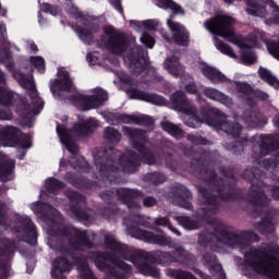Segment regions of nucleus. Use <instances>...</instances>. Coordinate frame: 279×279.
<instances>
[{
    "instance_id": "25",
    "label": "nucleus",
    "mask_w": 279,
    "mask_h": 279,
    "mask_svg": "<svg viewBox=\"0 0 279 279\" xmlns=\"http://www.w3.org/2000/svg\"><path fill=\"white\" fill-rule=\"evenodd\" d=\"M243 121L251 128H263L267 125V117L258 112L256 109H248L243 113Z\"/></svg>"
},
{
    "instance_id": "9",
    "label": "nucleus",
    "mask_w": 279,
    "mask_h": 279,
    "mask_svg": "<svg viewBox=\"0 0 279 279\" xmlns=\"http://www.w3.org/2000/svg\"><path fill=\"white\" fill-rule=\"evenodd\" d=\"M57 236H62L63 241H68L69 245L74 250H84V247H93L90 236H95V233H86V231H80L73 227L65 228L61 226V229L57 232Z\"/></svg>"
},
{
    "instance_id": "56",
    "label": "nucleus",
    "mask_w": 279,
    "mask_h": 279,
    "mask_svg": "<svg viewBox=\"0 0 279 279\" xmlns=\"http://www.w3.org/2000/svg\"><path fill=\"white\" fill-rule=\"evenodd\" d=\"M12 119V111L8 107L0 106V121H10Z\"/></svg>"
},
{
    "instance_id": "52",
    "label": "nucleus",
    "mask_w": 279,
    "mask_h": 279,
    "mask_svg": "<svg viewBox=\"0 0 279 279\" xmlns=\"http://www.w3.org/2000/svg\"><path fill=\"white\" fill-rule=\"evenodd\" d=\"M31 63L39 73H45V59L43 57H32Z\"/></svg>"
},
{
    "instance_id": "21",
    "label": "nucleus",
    "mask_w": 279,
    "mask_h": 279,
    "mask_svg": "<svg viewBox=\"0 0 279 279\" xmlns=\"http://www.w3.org/2000/svg\"><path fill=\"white\" fill-rule=\"evenodd\" d=\"M14 252V244L8 240H0V279L8 278L10 271L9 256Z\"/></svg>"
},
{
    "instance_id": "17",
    "label": "nucleus",
    "mask_w": 279,
    "mask_h": 279,
    "mask_svg": "<svg viewBox=\"0 0 279 279\" xmlns=\"http://www.w3.org/2000/svg\"><path fill=\"white\" fill-rule=\"evenodd\" d=\"M129 234L134 236V239H140L146 243H154L155 245L169 246L171 245V238L161 234H154L151 232L140 229L138 227H133L129 229Z\"/></svg>"
},
{
    "instance_id": "32",
    "label": "nucleus",
    "mask_w": 279,
    "mask_h": 279,
    "mask_svg": "<svg viewBox=\"0 0 279 279\" xmlns=\"http://www.w3.org/2000/svg\"><path fill=\"white\" fill-rule=\"evenodd\" d=\"M161 128L165 130V132L174 138H182L184 136V131H182V129L177 124H173L169 121L161 122Z\"/></svg>"
},
{
    "instance_id": "7",
    "label": "nucleus",
    "mask_w": 279,
    "mask_h": 279,
    "mask_svg": "<svg viewBox=\"0 0 279 279\" xmlns=\"http://www.w3.org/2000/svg\"><path fill=\"white\" fill-rule=\"evenodd\" d=\"M95 128H99V122L93 118H88L87 120H80L78 124L74 125L73 132L62 125H57V133L61 143L66 147L70 154L75 156L77 151H80V148H77V144L73 142V138L77 136H88L90 131L95 130Z\"/></svg>"
},
{
    "instance_id": "24",
    "label": "nucleus",
    "mask_w": 279,
    "mask_h": 279,
    "mask_svg": "<svg viewBox=\"0 0 279 279\" xmlns=\"http://www.w3.org/2000/svg\"><path fill=\"white\" fill-rule=\"evenodd\" d=\"M199 71L205 77H207V80H210L213 84H225L226 82H232L228 80V77L223 75V73H221L219 70L208 64L202 63L199 65Z\"/></svg>"
},
{
    "instance_id": "37",
    "label": "nucleus",
    "mask_w": 279,
    "mask_h": 279,
    "mask_svg": "<svg viewBox=\"0 0 279 279\" xmlns=\"http://www.w3.org/2000/svg\"><path fill=\"white\" fill-rule=\"evenodd\" d=\"M175 220L178 221V223H180V226L185 228V230H197V228H199L201 226L199 222L191 220V218L186 216H177Z\"/></svg>"
},
{
    "instance_id": "12",
    "label": "nucleus",
    "mask_w": 279,
    "mask_h": 279,
    "mask_svg": "<svg viewBox=\"0 0 279 279\" xmlns=\"http://www.w3.org/2000/svg\"><path fill=\"white\" fill-rule=\"evenodd\" d=\"M124 62L136 77L147 75V57H145V51L141 47L133 48L130 54L124 57Z\"/></svg>"
},
{
    "instance_id": "55",
    "label": "nucleus",
    "mask_w": 279,
    "mask_h": 279,
    "mask_svg": "<svg viewBox=\"0 0 279 279\" xmlns=\"http://www.w3.org/2000/svg\"><path fill=\"white\" fill-rule=\"evenodd\" d=\"M68 196L71 199L72 206H73V204H84V202H85L84 196L77 194L76 192H70L68 194Z\"/></svg>"
},
{
    "instance_id": "29",
    "label": "nucleus",
    "mask_w": 279,
    "mask_h": 279,
    "mask_svg": "<svg viewBox=\"0 0 279 279\" xmlns=\"http://www.w3.org/2000/svg\"><path fill=\"white\" fill-rule=\"evenodd\" d=\"M160 24L154 20H146V21H130V27L135 32H154V29H158Z\"/></svg>"
},
{
    "instance_id": "13",
    "label": "nucleus",
    "mask_w": 279,
    "mask_h": 279,
    "mask_svg": "<svg viewBox=\"0 0 279 279\" xmlns=\"http://www.w3.org/2000/svg\"><path fill=\"white\" fill-rule=\"evenodd\" d=\"M92 93V96H84L82 94L74 96L75 106L81 108V110H94V108L104 106V101H108V93L102 88H95Z\"/></svg>"
},
{
    "instance_id": "8",
    "label": "nucleus",
    "mask_w": 279,
    "mask_h": 279,
    "mask_svg": "<svg viewBox=\"0 0 279 279\" xmlns=\"http://www.w3.org/2000/svg\"><path fill=\"white\" fill-rule=\"evenodd\" d=\"M215 228V234L218 243H223L225 245H230L231 247H239L241 252L250 247V241H257L258 239V235H256L254 232H246L244 236H239L226 230V227L222 223H216Z\"/></svg>"
},
{
    "instance_id": "34",
    "label": "nucleus",
    "mask_w": 279,
    "mask_h": 279,
    "mask_svg": "<svg viewBox=\"0 0 279 279\" xmlns=\"http://www.w3.org/2000/svg\"><path fill=\"white\" fill-rule=\"evenodd\" d=\"M258 75L260 80H264V82H267L270 86H274V88H279V81L275 76L271 75V72L265 68H259Z\"/></svg>"
},
{
    "instance_id": "49",
    "label": "nucleus",
    "mask_w": 279,
    "mask_h": 279,
    "mask_svg": "<svg viewBox=\"0 0 279 279\" xmlns=\"http://www.w3.org/2000/svg\"><path fill=\"white\" fill-rule=\"evenodd\" d=\"M46 186L48 191L53 193L54 191H58V189H64V183L60 182L58 179H48L46 181Z\"/></svg>"
},
{
    "instance_id": "27",
    "label": "nucleus",
    "mask_w": 279,
    "mask_h": 279,
    "mask_svg": "<svg viewBox=\"0 0 279 279\" xmlns=\"http://www.w3.org/2000/svg\"><path fill=\"white\" fill-rule=\"evenodd\" d=\"M279 148V135H266L262 137L260 154L267 156Z\"/></svg>"
},
{
    "instance_id": "59",
    "label": "nucleus",
    "mask_w": 279,
    "mask_h": 279,
    "mask_svg": "<svg viewBox=\"0 0 279 279\" xmlns=\"http://www.w3.org/2000/svg\"><path fill=\"white\" fill-rule=\"evenodd\" d=\"M43 10L44 12H49V14H51L52 16H56V14H58V9L49 3H44Z\"/></svg>"
},
{
    "instance_id": "44",
    "label": "nucleus",
    "mask_w": 279,
    "mask_h": 279,
    "mask_svg": "<svg viewBox=\"0 0 279 279\" xmlns=\"http://www.w3.org/2000/svg\"><path fill=\"white\" fill-rule=\"evenodd\" d=\"M155 226H163V228H169L173 234H177V236H180V232L178 231V229L173 228L171 226V222H169V219H167V217H158L155 220Z\"/></svg>"
},
{
    "instance_id": "1",
    "label": "nucleus",
    "mask_w": 279,
    "mask_h": 279,
    "mask_svg": "<svg viewBox=\"0 0 279 279\" xmlns=\"http://www.w3.org/2000/svg\"><path fill=\"white\" fill-rule=\"evenodd\" d=\"M122 132L124 136H128V138L132 141V145L136 151H138V155L134 151H130L128 155L121 156L119 155V150L113 148L106 150V156L104 158L95 160L96 169L98 171L96 177L101 180H109L112 182L111 178H114L119 171L116 160H119L124 173H134L138 165H141V160L146 165H156V154L143 144L146 138L143 131L123 126Z\"/></svg>"
},
{
    "instance_id": "35",
    "label": "nucleus",
    "mask_w": 279,
    "mask_h": 279,
    "mask_svg": "<svg viewBox=\"0 0 279 279\" xmlns=\"http://www.w3.org/2000/svg\"><path fill=\"white\" fill-rule=\"evenodd\" d=\"M157 5L163 10H172L173 14H184V10L171 0H158Z\"/></svg>"
},
{
    "instance_id": "42",
    "label": "nucleus",
    "mask_w": 279,
    "mask_h": 279,
    "mask_svg": "<svg viewBox=\"0 0 279 279\" xmlns=\"http://www.w3.org/2000/svg\"><path fill=\"white\" fill-rule=\"evenodd\" d=\"M45 215L46 217L52 221V223H56V221L60 222L61 216L60 213H58V210H56V208L51 207L50 205H45Z\"/></svg>"
},
{
    "instance_id": "62",
    "label": "nucleus",
    "mask_w": 279,
    "mask_h": 279,
    "mask_svg": "<svg viewBox=\"0 0 279 279\" xmlns=\"http://www.w3.org/2000/svg\"><path fill=\"white\" fill-rule=\"evenodd\" d=\"M68 12L74 16V19H82V12H80V9L77 7L72 5L68 9Z\"/></svg>"
},
{
    "instance_id": "64",
    "label": "nucleus",
    "mask_w": 279,
    "mask_h": 279,
    "mask_svg": "<svg viewBox=\"0 0 279 279\" xmlns=\"http://www.w3.org/2000/svg\"><path fill=\"white\" fill-rule=\"evenodd\" d=\"M178 278L179 279H195V276L189 271L180 270L178 272Z\"/></svg>"
},
{
    "instance_id": "6",
    "label": "nucleus",
    "mask_w": 279,
    "mask_h": 279,
    "mask_svg": "<svg viewBox=\"0 0 279 279\" xmlns=\"http://www.w3.org/2000/svg\"><path fill=\"white\" fill-rule=\"evenodd\" d=\"M245 263L259 274L269 279H279V246L269 245L260 250L251 248L244 252Z\"/></svg>"
},
{
    "instance_id": "22",
    "label": "nucleus",
    "mask_w": 279,
    "mask_h": 279,
    "mask_svg": "<svg viewBox=\"0 0 279 279\" xmlns=\"http://www.w3.org/2000/svg\"><path fill=\"white\" fill-rule=\"evenodd\" d=\"M126 93L130 99H140L141 101H147L148 104H154L155 106H165V104H167L162 96L148 94L135 87L126 88Z\"/></svg>"
},
{
    "instance_id": "26",
    "label": "nucleus",
    "mask_w": 279,
    "mask_h": 279,
    "mask_svg": "<svg viewBox=\"0 0 279 279\" xmlns=\"http://www.w3.org/2000/svg\"><path fill=\"white\" fill-rule=\"evenodd\" d=\"M163 68L174 77H184V66L180 63V58L170 56L165 60Z\"/></svg>"
},
{
    "instance_id": "50",
    "label": "nucleus",
    "mask_w": 279,
    "mask_h": 279,
    "mask_svg": "<svg viewBox=\"0 0 279 279\" xmlns=\"http://www.w3.org/2000/svg\"><path fill=\"white\" fill-rule=\"evenodd\" d=\"M256 230H258V232H262V234H267L269 232H274V225H271V222L269 221H262L260 223L256 225Z\"/></svg>"
},
{
    "instance_id": "3",
    "label": "nucleus",
    "mask_w": 279,
    "mask_h": 279,
    "mask_svg": "<svg viewBox=\"0 0 279 279\" xmlns=\"http://www.w3.org/2000/svg\"><path fill=\"white\" fill-rule=\"evenodd\" d=\"M171 104L173 110L189 117V120L185 122L189 128H199L202 123H205L209 128H214L217 132H225L234 138L241 136V132H243L241 124L226 117V114H217L206 109L202 110L198 114L197 109L186 99L184 92L174 93L171 96Z\"/></svg>"
},
{
    "instance_id": "11",
    "label": "nucleus",
    "mask_w": 279,
    "mask_h": 279,
    "mask_svg": "<svg viewBox=\"0 0 279 279\" xmlns=\"http://www.w3.org/2000/svg\"><path fill=\"white\" fill-rule=\"evenodd\" d=\"M0 145L3 147L21 145L24 149H29L32 147V140L26 134L21 133L19 129L9 126L0 132Z\"/></svg>"
},
{
    "instance_id": "58",
    "label": "nucleus",
    "mask_w": 279,
    "mask_h": 279,
    "mask_svg": "<svg viewBox=\"0 0 279 279\" xmlns=\"http://www.w3.org/2000/svg\"><path fill=\"white\" fill-rule=\"evenodd\" d=\"M87 62L92 66H95V64H97L99 62V53H97V52L88 53L87 54Z\"/></svg>"
},
{
    "instance_id": "41",
    "label": "nucleus",
    "mask_w": 279,
    "mask_h": 279,
    "mask_svg": "<svg viewBox=\"0 0 279 279\" xmlns=\"http://www.w3.org/2000/svg\"><path fill=\"white\" fill-rule=\"evenodd\" d=\"M77 269L84 279H95V277L93 276V271L88 267V262H86V259L78 262Z\"/></svg>"
},
{
    "instance_id": "46",
    "label": "nucleus",
    "mask_w": 279,
    "mask_h": 279,
    "mask_svg": "<svg viewBox=\"0 0 279 279\" xmlns=\"http://www.w3.org/2000/svg\"><path fill=\"white\" fill-rule=\"evenodd\" d=\"M145 182H150L151 184H162L165 182V175L160 173H148L144 177Z\"/></svg>"
},
{
    "instance_id": "61",
    "label": "nucleus",
    "mask_w": 279,
    "mask_h": 279,
    "mask_svg": "<svg viewBox=\"0 0 279 279\" xmlns=\"http://www.w3.org/2000/svg\"><path fill=\"white\" fill-rule=\"evenodd\" d=\"M71 213H73V215H75V217H77L78 219H88V215L84 214V211L75 207H71Z\"/></svg>"
},
{
    "instance_id": "15",
    "label": "nucleus",
    "mask_w": 279,
    "mask_h": 279,
    "mask_svg": "<svg viewBox=\"0 0 279 279\" xmlns=\"http://www.w3.org/2000/svg\"><path fill=\"white\" fill-rule=\"evenodd\" d=\"M226 3H232V0H225ZM246 2V12L252 14L253 16H260L262 19L267 16L266 5L272 9V15L275 17V22L279 24V8L276 7V3L271 0H245Z\"/></svg>"
},
{
    "instance_id": "28",
    "label": "nucleus",
    "mask_w": 279,
    "mask_h": 279,
    "mask_svg": "<svg viewBox=\"0 0 279 279\" xmlns=\"http://www.w3.org/2000/svg\"><path fill=\"white\" fill-rule=\"evenodd\" d=\"M71 270V264L66 258H57L53 264V269L51 271V276L54 279H63L64 271Z\"/></svg>"
},
{
    "instance_id": "53",
    "label": "nucleus",
    "mask_w": 279,
    "mask_h": 279,
    "mask_svg": "<svg viewBox=\"0 0 279 279\" xmlns=\"http://www.w3.org/2000/svg\"><path fill=\"white\" fill-rule=\"evenodd\" d=\"M157 257L159 258V260L161 263H175V257L174 255H171L169 253H165V252H157Z\"/></svg>"
},
{
    "instance_id": "36",
    "label": "nucleus",
    "mask_w": 279,
    "mask_h": 279,
    "mask_svg": "<svg viewBox=\"0 0 279 279\" xmlns=\"http://www.w3.org/2000/svg\"><path fill=\"white\" fill-rule=\"evenodd\" d=\"M215 47L220 53H223L225 56H229V58H233L234 60H236V53H234V50H232V48L226 43L220 41L218 38H215Z\"/></svg>"
},
{
    "instance_id": "16",
    "label": "nucleus",
    "mask_w": 279,
    "mask_h": 279,
    "mask_svg": "<svg viewBox=\"0 0 279 279\" xmlns=\"http://www.w3.org/2000/svg\"><path fill=\"white\" fill-rule=\"evenodd\" d=\"M201 213L199 217L207 220V223H215V216L217 214V198L210 197L208 190L199 189Z\"/></svg>"
},
{
    "instance_id": "10",
    "label": "nucleus",
    "mask_w": 279,
    "mask_h": 279,
    "mask_svg": "<svg viewBox=\"0 0 279 279\" xmlns=\"http://www.w3.org/2000/svg\"><path fill=\"white\" fill-rule=\"evenodd\" d=\"M104 32L108 36L106 47L110 53L121 56L132 47V40L124 33L114 31L112 26H105Z\"/></svg>"
},
{
    "instance_id": "57",
    "label": "nucleus",
    "mask_w": 279,
    "mask_h": 279,
    "mask_svg": "<svg viewBox=\"0 0 279 279\" xmlns=\"http://www.w3.org/2000/svg\"><path fill=\"white\" fill-rule=\"evenodd\" d=\"M141 43H143V45H146V47H149L151 49L156 44V40H154L153 37L149 36V34L144 33L141 37Z\"/></svg>"
},
{
    "instance_id": "18",
    "label": "nucleus",
    "mask_w": 279,
    "mask_h": 279,
    "mask_svg": "<svg viewBox=\"0 0 279 279\" xmlns=\"http://www.w3.org/2000/svg\"><path fill=\"white\" fill-rule=\"evenodd\" d=\"M59 78L50 84V90L57 98L64 97V93L73 90V82L69 77V72L64 69L59 70Z\"/></svg>"
},
{
    "instance_id": "38",
    "label": "nucleus",
    "mask_w": 279,
    "mask_h": 279,
    "mask_svg": "<svg viewBox=\"0 0 279 279\" xmlns=\"http://www.w3.org/2000/svg\"><path fill=\"white\" fill-rule=\"evenodd\" d=\"M118 121H120L121 123H126L129 125L132 124H141L143 123V121H145V118L143 116H130V114H119L118 117Z\"/></svg>"
},
{
    "instance_id": "60",
    "label": "nucleus",
    "mask_w": 279,
    "mask_h": 279,
    "mask_svg": "<svg viewBox=\"0 0 279 279\" xmlns=\"http://www.w3.org/2000/svg\"><path fill=\"white\" fill-rule=\"evenodd\" d=\"M156 198L151 197V196H147L143 199V204L146 208H151V206H156Z\"/></svg>"
},
{
    "instance_id": "47",
    "label": "nucleus",
    "mask_w": 279,
    "mask_h": 279,
    "mask_svg": "<svg viewBox=\"0 0 279 279\" xmlns=\"http://www.w3.org/2000/svg\"><path fill=\"white\" fill-rule=\"evenodd\" d=\"M118 193V197L120 199H123L124 202H130V199L134 198V195H136V192H134L133 190H129V189H119L117 191Z\"/></svg>"
},
{
    "instance_id": "63",
    "label": "nucleus",
    "mask_w": 279,
    "mask_h": 279,
    "mask_svg": "<svg viewBox=\"0 0 279 279\" xmlns=\"http://www.w3.org/2000/svg\"><path fill=\"white\" fill-rule=\"evenodd\" d=\"M105 119L108 123H114V121H119V113H107L105 114Z\"/></svg>"
},
{
    "instance_id": "4",
    "label": "nucleus",
    "mask_w": 279,
    "mask_h": 279,
    "mask_svg": "<svg viewBox=\"0 0 279 279\" xmlns=\"http://www.w3.org/2000/svg\"><path fill=\"white\" fill-rule=\"evenodd\" d=\"M16 80L20 82L22 88H26L29 97L31 104L25 105L23 100H21V96L19 94H14L8 89L0 88V101L4 104V106H17V110L21 116H23L24 121H29V124L23 123V125H27V128H32V118L35 114H38L45 106V102L38 96V89H36V84H34L33 76H25L23 73L15 74ZM5 82V76L0 71V84Z\"/></svg>"
},
{
    "instance_id": "5",
    "label": "nucleus",
    "mask_w": 279,
    "mask_h": 279,
    "mask_svg": "<svg viewBox=\"0 0 279 279\" xmlns=\"http://www.w3.org/2000/svg\"><path fill=\"white\" fill-rule=\"evenodd\" d=\"M235 21L231 16L216 15L210 20H207L204 25L210 34H216L217 36H221V38H225V40H228V43L239 45L242 51V62L244 64H254V62H256V54H254L250 49H252V47H256L257 40L255 39L251 45L239 43V36H236L234 28L232 27Z\"/></svg>"
},
{
    "instance_id": "31",
    "label": "nucleus",
    "mask_w": 279,
    "mask_h": 279,
    "mask_svg": "<svg viewBox=\"0 0 279 279\" xmlns=\"http://www.w3.org/2000/svg\"><path fill=\"white\" fill-rule=\"evenodd\" d=\"M235 90L240 97H243V99H246V101L250 104L252 96L254 95V89L250 84L235 82Z\"/></svg>"
},
{
    "instance_id": "39",
    "label": "nucleus",
    "mask_w": 279,
    "mask_h": 279,
    "mask_svg": "<svg viewBox=\"0 0 279 279\" xmlns=\"http://www.w3.org/2000/svg\"><path fill=\"white\" fill-rule=\"evenodd\" d=\"M181 80L184 90H186L190 95H198L199 89L197 88L195 82H193V78L191 76H187V81L186 76H182Z\"/></svg>"
},
{
    "instance_id": "23",
    "label": "nucleus",
    "mask_w": 279,
    "mask_h": 279,
    "mask_svg": "<svg viewBox=\"0 0 279 279\" xmlns=\"http://www.w3.org/2000/svg\"><path fill=\"white\" fill-rule=\"evenodd\" d=\"M189 199H191V192L189 189L183 185H178L172 193V204H174V206L185 208V210H191L193 205Z\"/></svg>"
},
{
    "instance_id": "33",
    "label": "nucleus",
    "mask_w": 279,
    "mask_h": 279,
    "mask_svg": "<svg viewBox=\"0 0 279 279\" xmlns=\"http://www.w3.org/2000/svg\"><path fill=\"white\" fill-rule=\"evenodd\" d=\"M14 169V161L5 159L0 166V180L8 182L12 178V170Z\"/></svg>"
},
{
    "instance_id": "48",
    "label": "nucleus",
    "mask_w": 279,
    "mask_h": 279,
    "mask_svg": "<svg viewBox=\"0 0 279 279\" xmlns=\"http://www.w3.org/2000/svg\"><path fill=\"white\" fill-rule=\"evenodd\" d=\"M77 34L78 38H81L83 43L90 45V43L93 41V32L88 31V28H78Z\"/></svg>"
},
{
    "instance_id": "40",
    "label": "nucleus",
    "mask_w": 279,
    "mask_h": 279,
    "mask_svg": "<svg viewBox=\"0 0 279 279\" xmlns=\"http://www.w3.org/2000/svg\"><path fill=\"white\" fill-rule=\"evenodd\" d=\"M259 167L262 169H266V171H270V173H278L276 169H278V158L274 157L270 159H264L259 162Z\"/></svg>"
},
{
    "instance_id": "54",
    "label": "nucleus",
    "mask_w": 279,
    "mask_h": 279,
    "mask_svg": "<svg viewBox=\"0 0 279 279\" xmlns=\"http://www.w3.org/2000/svg\"><path fill=\"white\" fill-rule=\"evenodd\" d=\"M254 98L256 99H260L262 101H267V99H269V94L263 92V90H255L253 92L251 101L248 104H254Z\"/></svg>"
},
{
    "instance_id": "51",
    "label": "nucleus",
    "mask_w": 279,
    "mask_h": 279,
    "mask_svg": "<svg viewBox=\"0 0 279 279\" xmlns=\"http://www.w3.org/2000/svg\"><path fill=\"white\" fill-rule=\"evenodd\" d=\"M70 165L73 169H88V162H86L84 157H80L77 160H75V157H73L70 160Z\"/></svg>"
},
{
    "instance_id": "30",
    "label": "nucleus",
    "mask_w": 279,
    "mask_h": 279,
    "mask_svg": "<svg viewBox=\"0 0 279 279\" xmlns=\"http://www.w3.org/2000/svg\"><path fill=\"white\" fill-rule=\"evenodd\" d=\"M206 97L209 99H213L214 101H219L220 104H223V106H227L230 108L232 106V98L226 96V94L215 89V88H206L204 90Z\"/></svg>"
},
{
    "instance_id": "20",
    "label": "nucleus",
    "mask_w": 279,
    "mask_h": 279,
    "mask_svg": "<svg viewBox=\"0 0 279 279\" xmlns=\"http://www.w3.org/2000/svg\"><path fill=\"white\" fill-rule=\"evenodd\" d=\"M167 25L172 34V40L177 45H181L182 47L189 45V32L184 25L173 21V14L167 21Z\"/></svg>"
},
{
    "instance_id": "43",
    "label": "nucleus",
    "mask_w": 279,
    "mask_h": 279,
    "mask_svg": "<svg viewBox=\"0 0 279 279\" xmlns=\"http://www.w3.org/2000/svg\"><path fill=\"white\" fill-rule=\"evenodd\" d=\"M105 138H107V141H112L113 143H119V141H121V134L113 128H106Z\"/></svg>"
},
{
    "instance_id": "14",
    "label": "nucleus",
    "mask_w": 279,
    "mask_h": 279,
    "mask_svg": "<svg viewBox=\"0 0 279 279\" xmlns=\"http://www.w3.org/2000/svg\"><path fill=\"white\" fill-rule=\"evenodd\" d=\"M244 178L252 181L248 201L253 204H260L262 206L269 204V197L265 195L263 192L264 190L260 186V181H258V178H260V170H255L254 172H252V170H245Z\"/></svg>"
},
{
    "instance_id": "19",
    "label": "nucleus",
    "mask_w": 279,
    "mask_h": 279,
    "mask_svg": "<svg viewBox=\"0 0 279 279\" xmlns=\"http://www.w3.org/2000/svg\"><path fill=\"white\" fill-rule=\"evenodd\" d=\"M16 232L22 241L36 245V228L28 217H21L16 226Z\"/></svg>"
},
{
    "instance_id": "2",
    "label": "nucleus",
    "mask_w": 279,
    "mask_h": 279,
    "mask_svg": "<svg viewBox=\"0 0 279 279\" xmlns=\"http://www.w3.org/2000/svg\"><path fill=\"white\" fill-rule=\"evenodd\" d=\"M105 244L112 251V256L104 253H92L89 258L94 260L96 267L100 269V271H105L108 279H125V272L123 271H130V265L117 259V256H123L125 260L134 263L135 267L141 274H144V276L158 277V269H156L154 265L143 262V259H140L138 263L134 262V258H132V250L126 245L117 242L114 236L108 234L105 235Z\"/></svg>"
},
{
    "instance_id": "45",
    "label": "nucleus",
    "mask_w": 279,
    "mask_h": 279,
    "mask_svg": "<svg viewBox=\"0 0 279 279\" xmlns=\"http://www.w3.org/2000/svg\"><path fill=\"white\" fill-rule=\"evenodd\" d=\"M175 262L186 263V259L191 257V254L182 247L175 248L173 252Z\"/></svg>"
}]
</instances>
